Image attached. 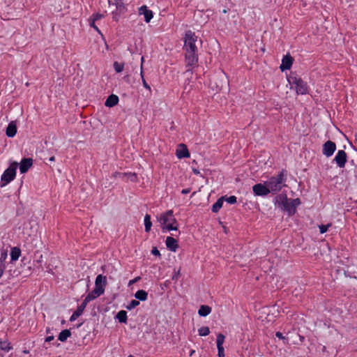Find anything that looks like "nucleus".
I'll return each mask as SVG.
<instances>
[{
    "label": "nucleus",
    "mask_w": 357,
    "mask_h": 357,
    "mask_svg": "<svg viewBox=\"0 0 357 357\" xmlns=\"http://www.w3.org/2000/svg\"><path fill=\"white\" fill-rule=\"evenodd\" d=\"M86 306V304L83 301L71 315V317H70V321H74L75 320H76L83 313Z\"/></svg>",
    "instance_id": "obj_17"
},
{
    "label": "nucleus",
    "mask_w": 357,
    "mask_h": 357,
    "mask_svg": "<svg viewBox=\"0 0 357 357\" xmlns=\"http://www.w3.org/2000/svg\"><path fill=\"white\" fill-rule=\"evenodd\" d=\"M200 336H206L210 333V329L208 326H202L198 330Z\"/></svg>",
    "instance_id": "obj_32"
},
{
    "label": "nucleus",
    "mask_w": 357,
    "mask_h": 357,
    "mask_svg": "<svg viewBox=\"0 0 357 357\" xmlns=\"http://www.w3.org/2000/svg\"><path fill=\"white\" fill-rule=\"evenodd\" d=\"M299 338H300V340H301V342H303V340H304V339H305L303 336L300 335H299Z\"/></svg>",
    "instance_id": "obj_52"
},
{
    "label": "nucleus",
    "mask_w": 357,
    "mask_h": 357,
    "mask_svg": "<svg viewBox=\"0 0 357 357\" xmlns=\"http://www.w3.org/2000/svg\"><path fill=\"white\" fill-rule=\"evenodd\" d=\"M287 174L284 170H282L278 175L272 176L266 183L271 193L275 194L281 190L285 186Z\"/></svg>",
    "instance_id": "obj_1"
},
{
    "label": "nucleus",
    "mask_w": 357,
    "mask_h": 357,
    "mask_svg": "<svg viewBox=\"0 0 357 357\" xmlns=\"http://www.w3.org/2000/svg\"><path fill=\"white\" fill-rule=\"evenodd\" d=\"M120 178L122 179L130 180L135 181L137 178V175L135 173H117Z\"/></svg>",
    "instance_id": "obj_22"
},
{
    "label": "nucleus",
    "mask_w": 357,
    "mask_h": 357,
    "mask_svg": "<svg viewBox=\"0 0 357 357\" xmlns=\"http://www.w3.org/2000/svg\"><path fill=\"white\" fill-rule=\"evenodd\" d=\"M139 15H143L146 22H149L153 18V12L149 10L146 6H142L139 9Z\"/></svg>",
    "instance_id": "obj_15"
},
{
    "label": "nucleus",
    "mask_w": 357,
    "mask_h": 357,
    "mask_svg": "<svg viewBox=\"0 0 357 357\" xmlns=\"http://www.w3.org/2000/svg\"><path fill=\"white\" fill-rule=\"evenodd\" d=\"M54 340V336L53 335H51V336H48L45 338V342H51L52 340Z\"/></svg>",
    "instance_id": "obj_46"
},
{
    "label": "nucleus",
    "mask_w": 357,
    "mask_h": 357,
    "mask_svg": "<svg viewBox=\"0 0 357 357\" xmlns=\"http://www.w3.org/2000/svg\"><path fill=\"white\" fill-rule=\"evenodd\" d=\"M108 3L109 6H115L116 9L119 10L120 12L124 9V5L122 0H108Z\"/></svg>",
    "instance_id": "obj_21"
},
{
    "label": "nucleus",
    "mask_w": 357,
    "mask_h": 357,
    "mask_svg": "<svg viewBox=\"0 0 357 357\" xmlns=\"http://www.w3.org/2000/svg\"><path fill=\"white\" fill-rule=\"evenodd\" d=\"M106 284V277L100 274L96 278L94 289L98 290L99 292L103 294L105 292Z\"/></svg>",
    "instance_id": "obj_10"
},
{
    "label": "nucleus",
    "mask_w": 357,
    "mask_h": 357,
    "mask_svg": "<svg viewBox=\"0 0 357 357\" xmlns=\"http://www.w3.org/2000/svg\"><path fill=\"white\" fill-rule=\"evenodd\" d=\"M152 255L155 256H160V251L158 250L157 248L154 247L151 250Z\"/></svg>",
    "instance_id": "obj_42"
},
{
    "label": "nucleus",
    "mask_w": 357,
    "mask_h": 357,
    "mask_svg": "<svg viewBox=\"0 0 357 357\" xmlns=\"http://www.w3.org/2000/svg\"><path fill=\"white\" fill-rule=\"evenodd\" d=\"M179 275H180V270L177 271H174V275L172 276V280H178Z\"/></svg>",
    "instance_id": "obj_44"
},
{
    "label": "nucleus",
    "mask_w": 357,
    "mask_h": 357,
    "mask_svg": "<svg viewBox=\"0 0 357 357\" xmlns=\"http://www.w3.org/2000/svg\"><path fill=\"white\" fill-rule=\"evenodd\" d=\"M142 81V84H143L144 87L145 89H148L149 91H151V86L147 84V82H146L145 79H143Z\"/></svg>",
    "instance_id": "obj_43"
},
{
    "label": "nucleus",
    "mask_w": 357,
    "mask_h": 357,
    "mask_svg": "<svg viewBox=\"0 0 357 357\" xmlns=\"http://www.w3.org/2000/svg\"><path fill=\"white\" fill-rule=\"evenodd\" d=\"M228 81L227 80V78L225 79V84H227Z\"/></svg>",
    "instance_id": "obj_58"
},
{
    "label": "nucleus",
    "mask_w": 357,
    "mask_h": 357,
    "mask_svg": "<svg viewBox=\"0 0 357 357\" xmlns=\"http://www.w3.org/2000/svg\"><path fill=\"white\" fill-rule=\"evenodd\" d=\"M102 17H103V15L100 14V13H95L92 15L91 20L96 22Z\"/></svg>",
    "instance_id": "obj_40"
},
{
    "label": "nucleus",
    "mask_w": 357,
    "mask_h": 357,
    "mask_svg": "<svg viewBox=\"0 0 357 357\" xmlns=\"http://www.w3.org/2000/svg\"><path fill=\"white\" fill-rule=\"evenodd\" d=\"M195 350H191L190 352V356H192L195 354Z\"/></svg>",
    "instance_id": "obj_53"
},
{
    "label": "nucleus",
    "mask_w": 357,
    "mask_h": 357,
    "mask_svg": "<svg viewBox=\"0 0 357 357\" xmlns=\"http://www.w3.org/2000/svg\"><path fill=\"white\" fill-rule=\"evenodd\" d=\"M276 199L278 202L279 206L287 211L289 215H292L296 213V209L292 204H290L291 202L287 199L286 195H280L276 197Z\"/></svg>",
    "instance_id": "obj_6"
},
{
    "label": "nucleus",
    "mask_w": 357,
    "mask_h": 357,
    "mask_svg": "<svg viewBox=\"0 0 357 357\" xmlns=\"http://www.w3.org/2000/svg\"><path fill=\"white\" fill-rule=\"evenodd\" d=\"M225 337L222 333H219L217 335V339H216L217 348H224L223 344L225 342Z\"/></svg>",
    "instance_id": "obj_30"
},
{
    "label": "nucleus",
    "mask_w": 357,
    "mask_h": 357,
    "mask_svg": "<svg viewBox=\"0 0 357 357\" xmlns=\"http://www.w3.org/2000/svg\"><path fill=\"white\" fill-rule=\"evenodd\" d=\"M140 75H141V77H142V80L143 79H144V73H143V68H141Z\"/></svg>",
    "instance_id": "obj_50"
},
{
    "label": "nucleus",
    "mask_w": 357,
    "mask_h": 357,
    "mask_svg": "<svg viewBox=\"0 0 357 357\" xmlns=\"http://www.w3.org/2000/svg\"><path fill=\"white\" fill-rule=\"evenodd\" d=\"M331 223H328L327 225H321L319 226V231L321 234H324L327 231L328 229L331 227Z\"/></svg>",
    "instance_id": "obj_35"
},
{
    "label": "nucleus",
    "mask_w": 357,
    "mask_h": 357,
    "mask_svg": "<svg viewBox=\"0 0 357 357\" xmlns=\"http://www.w3.org/2000/svg\"><path fill=\"white\" fill-rule=\"evenodd\" d=\"M18 166V163L17 162H13L10 163V166L3 172L1 175V180L2 184L1 187H3L11 182L16 176V170Z\"/></svg>",
    "instance_id": "obj_4"
},
{
    "label": "nucleus",
    "mask_w": 357,
    "mask_h": 357,
    "mask_svg": "<svg viewBox=\"0 0 357 357\" xmlns=\"http://www.w3.org/2000/svg\"><path fill=\"white\" fill-rule=\"evenodd\" d=\"M217 87L218 88L219 90H221L222 89L223 86L222 85H221L220 86H218Z\"/></svg>",
    "instance_id": "obj_55"
},
{
    "label": "nucleus",
    "mask_w": 357,
    "mask_h": 357,
    "mask_svg": "<svg viewBox=\"0 0 357 357\" xmlns=\"http://www.w3.org/2000/svg\"><path fill=\"white\" fill-rule=\"evenodd\" d=\"M167 248L172 251L176 252L178 248V241L173 237L167 236L165 241Z\"/></svg>",
    "instance_id": "obj_16"
},
{
    "label": "nucleus",
    "mask_w": 357,
    "mask_h": 357,
    "mask_svg": "<svg viewBox=\"0 0 357 357\" xmlns=\"http://www.w3.org/2000/svg\"><path fill=\"white\" fill-rule=\"evenodd\" d=\"M6 135L8 137H13L17 133V125L15 121H11L6 128Z\"/></svg>",
    "instance_id": "obj_18"
},
{
    "label": "nucleus",
    "mask_w": 357,
    "mask_h": 357,
    "mask_svg": "<svg viewBox=\"0 0 357 357\" xmlns=\"http://www.w3.org/2000/svg\"><path fill=\"white\" fill-rule=\"evenodd\" d=\"M218 357H225L224 348H218Z\"/></svg>",
    "instance_id": "obj_41"
},
{
    "label": "nucleus",
    "mask_w": 357,
    "mask_h": 357,
    "mask_svg": "<svg viewBox=\"0 0 357 357\" xmlns=\"http://www.w3.org/2000/svg\"><path fill=\"white\" fill-rule=\"evenodd\" d=\"M275 336L277 337H278L279 339L282 340L284 344H289L287 338L285 336H284L283 334L281 332H279V331L275 333Z\"/></svg>",
    "instance_id": "obj_36"
},
{
    "label": "nucleus",
    "mask_w": 357,
    "mask_h": 357,
    "mask_svg": "<svg viewBox=\"0 0 357 357\" xmlns=\"http://www.w3.org/2000/svg\"><path fill=\"white\" fill-rule=\"evenodd\" d=\"M144 226L145 231L149 232L151 230L152 222L151 221V216L149 214H146L144 217Z\"/></svg>",
    "instance_id": "obj_29"
},
{
    "label": "nucleus",
    "mask_w": 357,
    "mask_h": 357,
    "mask_svg": "<svg viewBox=\"0 0 357 357\" xmlns=\"http://www.w3.org/2000/svg\"><path fill=\"white\" fill-rule=\"evenodd\" d=\"M139 305V301L137 300H132L130 301V303L126 306V308L129 310L134 309L137 305Z\"/></svg>",
    "instance_id": "obj_34"
},
{
    "label": "nucleus",
    "mask_w": 357,
    "mask_h": 357,
    "mask_svg": "<svg viewBox=\"0 0 357 357\" xmlns=\"http://www.w3.org/2000/svg\"><path fill=\"white\" fill-rule=\"evenodd\" d=\"M102 294L99 292L98 290L93 289L92 291L87 294L83 301L87 305L89 302L94 300Z\"/></svg>",
    "instance_id": "obj_20"
},
{
    "label": "nucleus",
    "mask_w": 357,
    "mask_h": 357,
    "mask_svg": "<svg viewBox=\"0 0 357 357\" xmlns=\"http://www.w3.org/2000/svg\"><path fill=\"white\" fill-rule=\"evenodd\" d=\"M293 63V58L289 55L287 54L284 56L282 60V64L280 66V68L282 71L285 70H289L291 68Z\"/></svg>",
    "instance_id": "obj_14"
},
{
    "label": "nucleus",
    "mask_w": 357,
    "mask_h": 357,
    "mask_svg": "<svg viewBox=\"0 0 357 357\" xmlns=\"http://www.w3.org/2000/svg\"><path fill=\"white\" fill-rule=\"evenodd\" d=\"M252 191L255 196L259 197H265L271 193L266 181L264 183H257L253 185Z\"/></svg>",
    "instance_id": "obj_8"
},
{
    "label": "nucleus",
    "mask_w": 357,
    "mask_h": 357,
    "mask_svg": "<svg viewBox=\"0 0 357 357\" xmlns=\"http://www.w3.org/2000/svg\"><path fill=\"white\" fill-rule=\"evenodd\" d=\"M116 318L119 320L120 323H126L127 312L125 310H121L116 315Z\"/></svg>",
    "instance_id": "obj_28"
},
{
    "label": "nucleus",
    "mask_w": 357,
    "mask_h": 357,
    "mask_svg": "<svg viewBox=\"0 0 357 357\" xmlns=\"http://www.w3.org/2000/svg\"><path fill=\"white\" fill-rule=\"evenodd\" d=\"M224 200H225L229 204H235L236 202L237 198H236V196L231 195V196H230L229 197H225V199Z\"/></svg>",
    "instance_id": "obj_37"
},
{
    "label": "nucleus",
    "mask_w": 357,
    "mask_h": 357,
    "mask_svg": "<svg viewBox=\"0 0 357 357\" xmlns=\"http://www.w3.org/2000/svg\"><path fill=\"white\" fill-rule=\"evenodd\" d=\"M162 229L177 230V221L174 217L173 211L169 210L165 213L160 214L158 218Z\"/></svg>",
    "instance_id": "obj_2"
},
{
    "label": "nucleus",
    "mask_w": 357,
    "mask_h": 357,
    "mask_svg": "<svg viewBox=\"0 0 357 357\" xmlns=\"http://www.w3.org/2000/svg\"><path fill=\"white\" fill-rule=\"evenodd\" d=\"M176 155L178 158H188L190 157V153L188 149L184 144H180L176 152Z\"/></svg>",
    "instance_id": "obj_12"
},
{
    "label": "nucleus",
    "mask_w": 357,
    "mask_h": 357,
    "mask_svg": "<svg viewBox=\"0 0 357 357\" xmlns=\"http://www.w3.org/2000/svg\"><path fill=\"white\" fill-rule=\"evenodd\" d=\"M334 161L336 162L339 167H344L346 162L347 161V155L346 152L343 150L338 151L337 155L334 158Z\"/></svg>",
    "instance_id": "obj_11"
},
{
    "label": "nucleus",
    "mask_w": 357,
    "mask_h": 357,
    "mask_svg": "<svg viewBox=\"0 0 357 357\" xmlns=\"http://www.w3.org/2000/svg\"><path fill=\"white\" fill-rule=\"evenodd\" d=\"M23 353H24V354H28V353H29V351H28V350H24V351H23Z\"/></svg>",
    "instance_id": "obj_56"
},
{
    "label": "nucleus",
    "mask_w": 357,
    "mask_h": 357,
    "mask_svg": "<svg viewBox=\"0 0 357 357\" xmlns=\"http://www.w3.org/2000/svg\"><path fill=\"white\" fill-rule=\"evenodd\" d=\"M119 102V98L116 95H110L105 101V106L112 107L116 105Z\"/></svg>",
    "instance_id": "obj_19"
},
{
    "label": "nucleus",
    "mask_w": 357,
    "mask_h": 357,
    "mask_svg": "<svg viewBox=\"0 0 357 357\" xmlns=\"http://www.w3.org/2000/svg\"><path fill=\"white\" fill-rule=\"evenodd\" d=\"M290 204H292V206L294 207V208L296 210V207L301 204V201L298 198L296 199H289Z\"/></svg>",
    "instance_id": "obj_38"
},
{
    "label": "nucleus",
    "mask_w": 357,
    "mask_h": 357,
    "mask_svg": "<svg viewBox=\"0 0 357 357\" xmlns=\"http://www.w3.org/2000/svg\"><path fill=\"white\" fill-rule=\"evenodd\" d=\"M54 160H55L54 156H52V157L50 158V161H54Z\"/></svg>",
    "instance_id": "obj_54"
},
{
    "label": "nucleus",
    "mask_w": 357,
    "mask_h": 357,
    "mask_svg": "<svg viewBox=\"0 0 357 357\" xmlns=\"http://www.w3.org/2000/svg\"><path fill=\"white\" fill-rule=\"evenodd\" d=\"M139 279H140V278H139V277H137V278H135L134 280H130V282H129V284H133L134 282H136L137 281H138Z\"/></svg>",
    "instance_id": "obj_48"
},
{
    "label": "nucleus",
    "mask_w": 357,
    "mask_h": 357,
    "mask_svg": "<svg viewBox=\"0 0 357 357\" xmlns=\"http://www.w3.org/2000/svg\"><path fill=\"white\" fill-rule=\"evenodd\" d=\"M144 56H142L141 58V68H143V63H144Z\"/></svg>",
    "instance_id": "obj_51"
},
{
    "label": "nucleus",
    "mask_w": 357,
    "mask_h": 357,
    "mask_svg": "<svg viewBox=\"0 0 357 357\" xmlns=\"http://www.w3.org/2000/svg\"><path fill=\"white\" fill-rule=\"evenodd\" d=\"M114 68L115 71L118 73L122 72L124 69V63H119L118 61H114Z\"/></svg>",
    "instance_id": "obj_31"
},
{
    "label": "nucleus",
    "mask_w": 357,
    "mask_h": 357,
    "mask_svg": "<svg viewBox=\"0 0 357 357\" xmlns=\"http://www.w3.org/2000/svg\"><path fill=\"white\" fill-rule=\"evenodd\" d=\"M335 150H336L335 143L331 140H328L324 144L322 153L325 156L328 158L333 155Z\"/></svg>",
    "instance_id": "obj_9"
},
{
    "label": "nucleus",
    "mask_w": 357,
    "mask_h": 357,
    "mask_svg": "<svg viewBox=\"0 0 357 357\" xmlns=\"http://www.w3.org/2000/svg\"><path fill=\"white\" fill-rule=\"evenodd\" d=\"M192 172L195 174H199V171L197 169H192Z\"/></svg>",
    "instance_id": "obj_49"
},
{
    "label": "nucleus",
    "mask_w": 357,
    "mask_h": 357,
    "mask_svg": "<svg viewBox=\"0 0 357 357\" xmlns=\"http://www.w3.org/2000/svg\"><path fill=\"white\" fill-rule=\"evenodd\" d=\"M190 192V188L183 189L181 191L182 194H188Z\"/></svg>",
    "instance_id": "obj_47"
},
{
    "label": "nucleus",
    "mask_w": 357,
    "mask_h": 357,
    "mask_svg": "<svg viewBox=\"0 0 357 357\" xmlns=\"http://www.w3.org/2000/svg\"><path fill=\"white\" fill-rule=\"evenodd\" d=\"M90 26H92L93 28H94L98 32H100V30L98 29V28L96 26L95 24V22L94 21H91L90 22Z\"/></svg>",
    "instance_id": "obj_45"
},
{
    "label": "nucleus",
    "mask_w": 357,
    "mask_h": 357,
    "mask_svg": "<svg viewBox=\"0 0 357 357\" xmlns=\"http://www.w3.org/2000/svg\"><path fill=\"white\" fill-rule=\"evenodd\" d=\"M0 348L1 350H3L5 351H9L12 349V347L10 346V343H8V342H0Z\"/></svg>",
    "instance_id": "obj_33"
},
{
    "label": "nucleus",
    "mask_w": 357,
    "mask_h": 357,
    "mask_svg": "<svg viewBox=\"0 0 357 357\" xmlns=\"http://www.w3.org/2000/svg\"><path fill=\"white\" fill-rule=\"evenodd\" d=\"M185 63L186 67L188 68L187 71L197 66L198 55L197 52L185 51Z\"/></svg>",
    "instance_id": "obj_7"
},
{
    "label": "nucleus",
    "mask_w": 357,
    "mask_h": 357,
    "mask_svg": "<svg viewBox=\"0 0 357 357\" xmlns=\"http://www.w3.org/2000/svg\"><path fill=\"white\" fill-rule=\"evenodd\" d=\"M135 297L139 301H144L147 299L148 294L144 290H139L135 293Z\"/></svg>",
    "instance_id": "obj_27"
},
{
    "label": "nucleus",
    "mask_w": 357,
    "mask_h": 357,
    "mask_svg": "<svg viewBox=\"0 0 357 357\" xmlns=\"http://www.w3.org/2000/svg\"><path fill=\"white\" fill-rule=\"evenodd\" d=\"M33 165V160L31 158H24L20 162V172L21 174L27 172L29 169Z\"/></svg>",
    "instance_id": "obj_13"
},
{
    "label": "nucleus",
    "mask_w": 357,
    "mask_h": 357,
    "mask_svg": "<svg viewBox=\"0 0 357 357\" xmlns=\"http://www.w3.org/2000/svg\"><path fill=\"white\" fill-rule=\"evenodd\" d=\"M288 81L292 87L295 88L298 94L304 95L307 93V84L298 75L296 74H291L288 78Z\"/></svg>",
    "instance_id": "obj_3"
},
{
    "label": "nucleus",
    "mask_w": 357,
    "mask_h": 357,
    "mask_svg": "<svg viewBox=\"0 0 357 357\" xmlns=\"http://www.w3.org/2000/svg\"><path fill=\"white\" fill-rule=\"evenodd\" d=\"M21 255V250L18 247L11 248L10 257L11 261H17Z\"/></svg>",
    "instance_id": "obj_23"
},
{
    "label": "nucleus",
    "mask_w": 357,
    "mask_h": 357,
    "mask_svg": "<svg viewBox=\"0 0 357 357\" xmlns=\"http://www.w3.org/2000/svg\"><path fill=\"white\" fill-rule=\"evenodd\" d=\"M225 199V197H221L217 202L212 206V211L213 213H218L222 206V204Z\"/></svg>",
    "instance_id": "obj_25"
},
{
    "label": "nucleus",
    "mask_w": 357,
    "mask_h": 357,
    "mask_svg": "<svg viewBox=\"0 0 357 357\" xmlns=\"http://www.w3.org/2000/svg\"><path fill=\"white\" fill-rule=\"evenodd\" d=\"M6 258H7V252H1V257H0V264L1 263V264L5 265V261L6 259Z\"/></svg>",
    "instance_id": "obj_39"
},
{
    "label": "nucleus",
    "mask_w": 357,
    "mask_h": 357,
    "mask_svg": "<svg viewBox=\"0 0 357 357\" xmlns=\"http://www.w3.org/2000/svg\"><path fill=\"white\" fill-rule=\"evenodd\" d=\"M197 40V37L195 33L191 31H188L185 33L184 49L185 51L197 52V47L195 43Z\"/></svg>",
    "instance_id": "obj_5"
},
{
    "label": "nucleus",
    "mask_w": 357,
    "mask_h": 357,
    "mask_svg": "<svg viewBox=\"0 0 357 357\" xmlns=\"http://www.w3.org/2000/svg\"><path fill=\"white\" fill-rule=\"evenodd\" d=\"M187 89H188V91H190V88L188 89V87H187V86H185L184 90H187Z\"/></svg>",
    "instance_id": "obj_57"
},
{
    "label": "nucleus",
    "mask_w": 357,
    "mask_h": 357,
    "mask_svg": "<svg viewBox=\"0 0 357 357\" xmlns=\"http://www.w3.org/2000/svg\"><path fill=\"white\" fill-rule=\"evenodd\" d=\"M211 312V308L208 305H201L199 310L198 314L201 317H206Z\"/></svg>",
    "instance_id": "obj_24"
},
{
    "label": "nucleus",
    "mask_w": 357,
    "mask_h": 357,
    "mask_svg": "<svg viewBox=\"0 0 357 357\" xmlns=\"http://www.w3.org/2000/svg\"><path fill=\"white\" fill-rule=\"evenodd\" d=\"M70 335V331L68 329H65L59 333L58 340L61 342H65Z\"/></svg>",
    "instance_id": "obj_26"
}]
</instances>
